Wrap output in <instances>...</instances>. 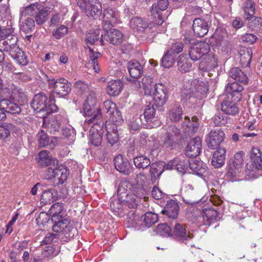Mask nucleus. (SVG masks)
<instances>
[{
  "instance_id": "774afa93",
  "label": "nucleus",
  "mask_w": 262,
  "mask_h": 262,
  "mask_svg": "<svg viewBox=\"0 0 262 262\" xmlns=\"http://www.w3.org/2000/svg\"><path fill=\"white\" fill-rule=\"evenodd\" d=\"M63 210V204L61 203H57L51 206L50 211L53 216H55L60 214Z\"/></svg>"
},
{
  "instance_id": "39448f33",
  "label": "nucleus",
  "mask_w": 262,
  "mask_h": 262,
  "mask_svg": "<svg viewBox=\"0 0 262 262\" xmlns=\"http://www.w3.org/2000/svg\"><path fill=\"white\" fill-rule=\"evenodd\" d=\"M54 232L61 233L60 238L64 242H68L73 238L77 232L73 224L69 219H63L56 222L52 227Z\"/></svg>"
},
{
  "instance_id": "bf43d9fd",
  "label": "nucleus",
  "mask_w": 262,
  "mask_h": 262,
  "mask_svg": "<svg viewBox=\"0 0 262 262\" xmlns=\"http://www.w3.org/2000/svg\"><path fill=\"white\" fill-rule=\"evenodd\" d=\"M100 35V29H97L94 31H90L86 35V40L92 45L94 44L96 41H98L99 38H101Z\"/></svg>"
},
{
  "instance_id": "6e6552de",
  "label": "nucleus",
  "mask_w": 262,
  "mask_h": 262,
  "mask_svg": "<svg viewBox=\"0 0 262 262\" xmlns=\"http://www.w3.org/2000/svg\"><path fill=\"white\" fill-rule=\"evenodd\" d=\"M225 138L224 132L220 128L212 129L208 134L206 141L208 146L211 149L217 148L224 141Z\"/></svg>"
},
{
  "instance_id": "9b49d317",
  "label": "nucleus",
  "mask_w": 262,
  "mask_h": 262,
  "mask_svg": "<svg viewBox=\"0 0 262 262\" xmlns=\"http://www.w3.org/2000/svg\"><path fill=\"white\" fill-rule=\"evenodd\" d=\"M168 3L167 0H158L157 4L152 5L151 9V13L154 17V23L157 25H161L164 22V19L161 13V11H164L168 7Z\"/></svg>"
},
{
  "instance_id": "4468645a",
  "label": "nucleus",
  "mask_w": 262,
  "mask_h": 262,
  "mask_svg": "<svg viewBox=\"0 0 262 262\" xmlns=\"http://www.w3.org/2000/svg\"><path fill=\"white\" fill-rule=\"evenodd\" d=\"M83 10L88 17L96 18L102 14V5L99 0H88V5Z\"/></svg>"
},
{
  "instance_id": "4be33fe9",
  "label": "nucleus",
  "mask_w": 262,
  "mask_h": 262,
  "mask_svg": "<svg viewBox=\"0 0 262 262\" xmlns=\"http://www.w3.org/2000/svg\"><path fill=\"white\" fill-rule=\"evenodd\" d=\"M166 90L161 84H155V91L154 94L155 104L158 107H162L167 100Z\"/></svg>"
},
{
  "instance_id": "e2e57ef3",
  "label": "nucleus",
  "mask_w": 262,
  "mask_h": 262,
  "mask_svg": "<svg viewBox=\"0 0 262 262\" xmlns=\"http://www.w3.org/2000/svg\"><path fill=\"white\" fill-rule=\"evenodd\" d=\"M103 107L104 111L107 114V117H108L117 109L116 104L110 100H107L104 102Z\"/></svg>"
},
{
  "instance_id": "aec40b11",
  "label": "nucleus",
  "mask_w": 262,
  "mask_h": 262,
  "mask_svg": "<svg viewBox=\"0 0 262 262\" xmlns=\"http://www.w3.org/2000/svg\"><path fill=\"white\" fill-rule=\"evenodd\" d=\"M202 148V141L199 137L192 139L186 149V155L189 157H195L200 155Z\"/></svg>"
},
{
  "instance_id": "338daca9",
  "label": "nucleus",
  "mask_w": 262,
  "mask_h": 262,
  "mask_svg": "<svg viewBox=\"0 0 262 262\" xmlns=\"http://www.w3.org/2000/svg\"><path fill=\"white\" fill-rule=\"evenodd\" d=\"M75 86L77 92L80 94H84L89 92L88 84L81 81H77L75 83Z\"/></svg>"
},
{
  "instance_id": "69168bd1",
  "label": "nucleus",
  "mask_w": 262,
  "mask_h": 262,
  "mask_svg": "<svg viewBox=\"0 0 262 262\" xmlns=\"http://www.w3.org/2000/svg\"><path fill=\"white\" fill-rule=\"evenodd\" d=\"M106 138L108 142L112 146L118 139V135L116 129L113 128L112 131L107 130Z\"/></svg>"
},
{
  "instance_id": "5fc2aeb1",
  "label": "nucleus",
  "mask_w": 262,
  "mask_h": 262,
  "mask_svg": "<svg viewBox=\"0 0 262 262\" xmlns=\"http://www.w3.org/2000/svg\"><path fill=\"white\" fill-rule=\"evenodd\" d=\"M156 111L154 107V105L149 103L146 105L144 113V118L147 122H150L155 116Z\"/></svg>"
},
{
  "instance_id": "cd10ccee",
  "label": "nucleus",
  "mask_w": 262,
  "mask_h": 262,
  "mask_svg": "<svg viewBox=\"0 0 262 262\" xmlns=\"http://www.w3.org/2000/svg\"><path fill=\"white\" fill-rule=\"evenodd\" d=\"M123 83L120 80H113L108 82L106 92L111 96L118 95L122 91Z\"/></svg>"
},
{
  "instance_id": "f3484780",
  "label": "nucleus",
  "mask_w": 262,
  "mask_h": 262,
  "mask_svg": "<svg viewBox=\"0 0 262 262\" xmlns=\"http://www.w3.org/2000/svg\"><path fill=\"white\" fill-rule=\"evenodd\" d=\"M243 155V151H239L235 155L232 163L228 172L229 174L233 177H236L242 171L244 161Z\"/></svg>"
},
{
  "instance_id": "052dcab7",
  "label": "nucleus",
  "mask_w": 262,
  "mask_h": 262,
  "mask_svg": "<svg viewBox=\"0 0 262 262\" xmlns=\"http://www.w3.org/2000/svg\"><path fill=\"white\" fill-rule=\"evenodd\" d=\"M34 27V20L32 18H27L20 25V29L24 32L29 33Z\"/></svg>"
},
{
  "instance_id": "a18cd8bd",
  "label": "nucleus",
  "mask_w": 262,
  "mask_h": 262,
  "mask_svg": "<svg viewBox=\"0 0 262 262\" xmlns=\"http://www.w3.org/2000/svg\"><path fill=\"white\" fill-rule=\"evenodd\" d=\"M149 173L152 180L159 178L163 172V165L159 163L150 164Z\"/></svg>"
},
{
  "instance_id": "7ed1b4c3",
  "label": "nucleus",
  "mask_w": 262,
  "mask_h": 262,
  "mask_svg": "<svg viewBox=\"0 0 262 262\" xmlns=\"http://www.w3.org/2000/svg\"><path fill=\"white\" fill-rule=\"evenodd\" d=\"M40 78L47 82L50 88L54 89V92L59 97H63L68 95L71 91V84L64 78H59L56 80L50 79L45 74H42Z\"/></svg>"
},
{
  "instance_id": "1a4fd4ad",
  "label": "nucleus",
  "mask_w": 262,
  "mask_h": 262,
  "mask_svg": "<svg viewBox=\"0 0 262 262\" xmlns=\"http://www.w3.org/2000/svg\"><path fill=\"white\" fill-rule=\"evenodd\" d=\"M227 32L225 29L218 28L212 36V39L215 40L216 46L224 52H227L230 48V43L227 40Z\"/></svg>"
},
{
  "instance_id": "2f4dec72",
  "label": "nucleus",
  "mask_w": 262,
  "mask_h": 262,
  "mask_svg": "<svg viewBox=\"0 0 262 262\" xmlns=\"http://www.w3.org/2000/svg\"><path fill=\"white\" fill-rule=\"evenodd\" d=\"M242 9L244 12L245 18L250 19L255 13V4L253 0H241Z\"/></svg>"
},
{
  "instance_id": "a878e982",
  "label": "nucleus",
  "mask_w": 262,
  "mask_h": 262,
  "mask_svg": "<svg viewBox=\"0 0 262 262\" xmlns=\"http://www.w3.org/2000/svg\"><path fill=\"white\" fill-rule=\"evenodd\" d=\"M38 164L42 167L57 165L58 161L54 159L47 150L41 151L38 154Z\"/></svg>"
},
{
  "instance_id": "37998d69",
  "label": "nucleus",
  "mask_w": 262,
  "mask_h": 262,
  "mask_svg": "<svg viewBox=\"0 0 262 262\" xmlns=\"http://www.w3.org/2000/svg\"><path fill=\"white\" fill-rule=\"evenodd\" d=\"M216 60L214 56L208 55L207 59L200 62L199 67L203 70L208 71L216 67Z\"/></svg>"
},
{
  "instance_id": "473e14b6",
  "label": "nucleus",
  "mask_w": 262,
  "mask_h": 262,
  "mask_svg": "<svg viewBox=\"0 0 262 262\" xmlns=\"http://www.w3.org/2000/svg\"><path fill=\"white\" fill-rule=\"evenodd\" d=\"M145 180H146V177L144 174L140 173L137 176L136 181L138 187L134 190L133 194L139 199L145 198L144 195L146 194V189L142 186V183L140 182V181H144Z\"/></svg>"
},
{
  "instance_id": "603ef678",
  "label": "nucleus",
  "mask_w": 262,
  "mask_h": 262,
  "mask_svg": "<svg viewBox=\"0 0 262 262\" xmlns=\"http://www.w3.org/2000/svg\"><path fill=\"white\" fill-rule=\"evenodd\" d=\"M49 14V11L47 9L41 7L34 16L36 24L39 25L43 24L47 20Z\"/></svg>"
},
{
  "instance_id": "58836bf2",
  "label": "nucleus",
  "mask_w": 262,
  "mask_h": 262,
  "mask_svg": "<svg viewBox=\"0 0 262 262\" xmlns=\"http://www.w3.org/2000/svg\"><path fill=\"white\" fill-rule=\"evenodd\" d=\"M240 62L244 67H248L250 64L252 51L251 49L244 48L239 52Z\"/></svg>"
},
{
  "instance_id": "9d476101",
  "label": "nucleus",
  "mask_w": 262,
  "mask_h": 262,
  "mask_svg": "<svg viewBox=\"0 0 262 262\" xmlns=\"http://www.w3.org/2000/svg\"><path fill=\"white\" fill-rule=\"evenodd\" d=\"M114 164L116 170L124 175H129L133 172L134 170L132 164L121 155L115 157Z\"/></svg>"
},
{
  "instance_id": "6ab92c4d",
  "label": "nucleus",
  "mask_w": 262,
  "mask_h": 262,
  "mask_svg": "<svg viewBox=\"0 0 262 262\" xmlns=\"http://www.w3.org/2000/svg\"><path fill=\"white\" fill-rule=\"evenodd\" d=\"M235 99L231 98V97H226L221 105L222 111L225 114L229 115H235L239 112V108Z\"/></svg>"
},
{
  "instance_id": "e433bc0d",
  "label": "nucleus",
  "mask_w": 262,
  "mask_h": 262,
  "mask_svg": "<svg viewBox=\"0 0 262 262\" xmlns=\"http://www.w3.org/2000/svg\"><path fill=\"white\" fill-rule=\"evenodd\" d=\"M179 209L178 204L176 202L171 201L167 203L163 212L169 218L176 219L178 216Z\"/></svg>"
},
{
  "instance_id": "de8ad7c7",
  "label": "nucleus",
  "mask_w": 262,
  "mask_h": 262,
  "mask_svg": "<svg viewBox=\"0 0 262 262\" xmlns=\"http://www.w3.org/2000/svg\"><path fill=\"white\" fill-rule=\"evenodd\" d=\"M182 125L184 127L186 126L191 129L192 132H195L198 130L199 125L198 118L196 116H193L190 121L189 117H185V122H183Z\"/></svg>"
},
{
  "instance_id": "72a5a7b5",
  "label": "nucleus",
  "mask_w": 262,
  "mask_h": 262,
  "mask_svg": "<svg viewBox=\"0 0 262 262\" xmlns=\"http://www.w3.org/2000/svg\"><path fill=\"white\" fill-rule=\"evenodd\" d=\"M229 75L231 78L241 83L247 84L248 82V78L246 74L238 68H232L229 71Z\"/></svg>"
},
{
  "instance_id": "7c9ffc66",
  "label": "nucleus",
  "mask_w": 262,
  "mask_h": 262,
  "mask_svg": "<svg viewBox=\"0 0 262 262\" xmlns=\"http://www.w3.org/2000/svg\"><path fill=\"white\" fill-rule=\"evenodd\" d=\"M217 212L213 209H205L203 211L202 217L204 225H210L217 221Z\"/></svg>"
},
{
  "instance_id": "bb28decb",
  "label": "nucleus",
  "mask_w": 262,
  "mask_h": 262,
  "mask_svg": "<svg viewBox=\"0 0 262 262\" xmlns=\"http://www.w3.org/2000/svg\"><path fill=\"white\" fill-rule=\"evenodd\" d=\"M226 150L224 148H219L214 152L211 164L215 168L222 167L225 163Z\"/></svg>"
},
{
  "instance_id": "3c124183",
  "label": "nucleus",
  "mask_w": 262,
  "mask_h": 262,
  "mask_svg": "<svg viewBox=\"0 0 262 262\" xmlns=\"http://www.w3.org/2000/svg\"><path fill=\"white\" fill-rule=\"evenodd\" d=\"M41 7V5L37 3L31 4L25 8L21 12L22 15L35 16Z\"/></svg>"
},
{
  "instance_id": "2eb2a0df",
  "label": "nucleus",
  "mask_w": 262,
  "mask_h": 262,
  "mask_svg": "<svg viewBox=\"0 0 262 262\" xmlns=\"http://www.w3.org/2000/svg\"><path fill=\"white\" fill-rule=\"evenodd\" d=\"M83 113L84 116L90 117L86 119L85 122L88 123L94 122L98 124V121L101 118V112L99 108L95 107V105H88L83 104Z\"/></svg>"
},
{
  "instance_id": "4d7b16f0",
  "label": "nucleus",
  "mask_w": 262,
  "mask_h": 262,
  "mask_svg": "<svg viewBox=\"0 0 262 262\" xmlns=\"http://www.w3.org/2000/svg\"><path fill=\"white\" fill-rule=\"evenodd\" d=\"M13 128V126L9 123H4L0 125V138L5 139L10 134V131Z\"/></svg>"
},
{
  "instance_id": "0e129e2a",
  "label": "nucleus",
  "mask_w": 262,
  "mask_h": 262,
  "mask_svg": "<svg viewBox=\"0 0 262 262\" xmlns=\"http://www.w3.org/2000/svg\"><path fill=\"white\" fill-rule=\"evenodd\" d=\"M68 28L64 25H61L53 31L52 35L56 39H60L68 33Z\"/></svg>"
},
{
  "instance_id": "20e7f679",
  "label": "nucleus",
  "mask_w": 262,
  "mask_h": 262,
  "mask_svg": "<svg viewBox=\"0 0 262 262\" xmlns=\"http://www.w3.org/2000/svg\"><path fill=\"white\" fill-rule=\"evenodd\" d=\"M69 172L67 167L60 165L58 167L50 166L46 170L43 178L47 180H54V183L62 184L67 179Z\"/></svg>"
},
{
  "instance_id": "c756f323",
  "label": "nucleus",
  "mask_w": 262,
  "mask_h": 262,
  "mask_svg": "<svg viewBox=\"0 0 262 262\" xmlns=\"http://www.w3.org/2000/svg\"><path fill=\"white\" fill-rule=\"evenodd\" d=\"M149 25L146 19H143L139 17H133L130 21V27L137 32H143L146 28L149 27Z\"/></svg>"
},
{
  "instance_id": "f03ea898",
  "label": "nucleus",
  "mask_w": 262,
  "mask_h": 262,
  "mask_svg": "<svg viewBox=\"0 0 262 262\" xmlns=\"http://www.w3.org/2000/svg\"><path fill=\"white\" fill-rule=\"evenodd\" d=\"M48 97L43 93L41 92L36 94L31 103L32 108L38 112H46L47 115L56 112L58 107L53 102L54 98L53 96L50 97V100L47 104Z\"/></svg>"
},
{
  "instance_id": "ea45409f",
  "label": "nucleus",
  "mask_w": 262,
  "mask_h": 262,
  "mask_svg": "<svg viewBox=\"0 0 262 262\" xmlns=\"http://www.w3.org/2000/svg\"><path fill=\"white\" fill-rule=\"evenodd\" d=\"M177 62L178 69L181 73H185L191 71V64L183 54L179 56Z\"/></svg>"
},
{
  "instance_id": "0eeeda50",
  "label": "nucleus",
  "mask_w": 262,
  "mask_h": 262,
  "mask_svg": "<svg viewBox=\"0 0 262 262\" xmlns=\"http://www.w3.org/2000/svg\"><path fill=\"white\" fill-rule=\"evenodd\" d=\"M210 25L211 20L209 16L195 18L193 22V31L196 36L203 37L208 32Z\"/></svg>"
},
{
  "instance_id": "423d86ee",
  "label": "nucleus",
  "mask_w": 262,
  "mask_h": 262,
  "mask_svg": "<svg viewBox=\"0 0 262 262\" xmlns=\"http://www.w3.org/2000/svg\"><path fill=\"white\" fill-rule=\"evenodd\" d=\"M185 43H193L189 51V55L190 59L193 61H196L201 57L207 54L210 49L208 43L204 41H199L196 43L192 42L193 39L190 37H185L183 39Z\"/></svg>"
},
{
  "instance_id": "f257e3e1",
  "label": "nucleus",
  "mask_w": 262,
  "mask_h": 262,
  "mask_svg": "<svg viewBox=\"0 0 262 262\" xmlns=\"http://www.w3.org/2000/svg\"><path fill=\"white\" fill-rule=\"evenodd\" d=\"M28 101L26 94L20 90H18L13 96L11 100L2 99L0 101V106L7 113L12 114L20 113L21 107Z\"/></svg>"
},
{
  "instance_id": "49530a36",
  "label": "nucleus",
  "mask_w": 262,
  "mask_h": 262,
  "mask_svg": "<svg viewBox=\"0 0 262 262\" xmlns=\"http://www.w3.org/2000/svg\"><path fill=\"white\" fill-rule=\"evenodd\" d=\"M190 168L198 174H202L205 171V165L202 161L197 160H192L189 161Z\"/></svg>"
},
{
  "instance_id": "a211bd4d",
  "label": "nucleus",
  "mask_w": 262,
  "mask_h": 262,
  "mask_svg": "<svg viewBox=\"0 0 262 262\" xmlns=\"http://www.w3.org/2000/svg\"><path fill=\"white\" fill-rule=\"evenodd\" d=\"M16 36H9L0 40V50L8 52L10 55L12 51L18 47Z\"/></svg>"
},
{
  "instance_id": "412c9836",
  "label": "nucleus",
  "mask_w": 262,
  "mask_h": 262,
  "mask_svg": "<svg viewBox=\"0 0 262 262\" xmlns=\"http://www.w3.org/2000/svg\"><path fill=\"white\" fill-rule=\"evenodd\" d=\"M244 90L243 86L236 82L229 83L226 87L227 93V97L235 99V101H239L242 98V92Z\"/></svg>"
},
{
  "instance_id": "8fccbe9b",
  "label": "nucleus",
  "mask_w": 262,
  "mask_h": 262,
  "mask_svg": "<svg viewBox=\"0 0 262 262\" xmlns=\"http://www.w3.org/2000/svg\"><path fill=\"white\" fill-rule=\"evenodd\" d=\"M175 168L180 173L184 174L188 168L189 161L186 159L176 158L175 159Z\"/></svg>"
},
{
  "instance_id": "c03bdc74",
  "label": "nucleus",
  "mask_w": 262,
  "mask_h": 262,
  "mask_svg": "<svg viewBox=\"0 0 262 262\" xmlns=\"http://www.w3.org/2000/svg\"><path fill=\"white\" fill-rule=\"evenodd\" d=\"M176 56L167 50L161 60V66L165 68H169L173 66L175 62Z\"/></svg>"
},
{
  "instance_id": "a19ab883",
  "label": "nucleus",
  "mask_w": 262,
  "mask_h": 262,
  "mask_svg": "<svg viewBox=\"0 0 262 262\" xmlns=\"http://www.w3.org/2000/svg\"><path fill=\"white\" fill-rule=\"evenodd\" d=\"M133 162L135 166L137 169L146 168L151 164V161L149 158L143 155L135 157L134 158Z\"/></svg>"
},
{
  "instance_id": "c9c22d12",
  "label": "nucleus",
  "mask_w": 262,
  "mask_h": 262,
  "mask_svg": "<svg viewBox=\"0 0 262 262\" xmlns=\"http://www.w3.org/2000/svg\"><path fill=\"white\" fill-rule=\"evenodd\" d=\"M91 55L89 56V60L86 63V66L89 68H92L95 72H98L100 69L98 67L97 59L100 56L99 52H94V51L90 48Z\"/></svg>"
},
{
  "instance_id": "79ce46f5",
  "label": "nucleus",
  "mask_w": 262,
  "mask_h": 262,
  "mask_svg": "<svg viewBox=\"0 0 262 262\" xmlns=\"http://www.w3.org/2000/svg\"><path fill=\"white\" fill-rule=\"evenodd\" d=\"M37 138L39 147H43L48 145L52 146L53 139L50 138L45 131L40 130L37 135Z\"/></svg>"
},
{
  "instance_id": "c85d7f7f",
  "label": "nucleus",
  "mask_w": 262,
  "mask_h": 262,
  "mask_svg": "<svg viewBox=\"0 0 262 262\" xmlns=\"http://www.w3.org/2000/svg\"><path fill=\"white\" fill-rule=\"evenodd\" d=\"M173 234L178 238L183 240L191 239L193 237L192 233L189 232H187L186 226L180 223H176L175 224Z\"/></svg>"
},
{
  "instance_id": "b1692460",
  "label": "nucleus",
  "mask_w": 262,
  "mask_h": 262,
  "mask_svg": "<svg viewBox=\"0 0 262 262\" xmlns=\"http://www.w3.org/2000/svg\"><path fill=\"white\" fill-rule=\"evenodd\" d=\"M102 130L100 125L94 124L90 130L91 142L96 146L100 145L101 143L103 134Z\"/></svg>"
},
{
  "instance_id": "6e6d98bb",
  "label": "nucleus",
  "mask_w": 262,
  "mask_h": 262,
  "mask_svg": "<svg viewBox=\"0 0 262 262\" xmlns=\"http://www.w3.org/2000/svg\"><path fill=\"white\" fill-rule=\"evenodd\" d=\"M182 108L179 106H176L170 111L169 117L171 121L177 122L182 118Z\"/></svg>"
},
{
  "instance_id": "13d9d810",
  "label": "nucleus",
  "mask_w": 262,
  "mask_h": 262,
  "mask_svg": "<svg viewBox=\"0 0 262 262\" xmlns=\"http://www.w3.org/2000/svg\"><path fill=\"white\" fill-rule=\"evenodd\" d=\"M212 120L215 126H222L227 123L228 118L224 114L218 113L212 118Z\"/></svg>"
},
{
  "instance_id": "f704fd0d",
  "label": "nucleus",
  "mask_w": 262,
  "mask_h": 262,
  "mask_svg": "<svg viewBox=\"0 0 262 262\" xmlns=\"http://www.w3.org/2000/svg\"><path fill=\"white\" fill-rule=\"evenodd\" d=\"M10 56L19 65L25 66L29 62L25 52L19 47L16 49V51H12Z\"/></svg>"
},
{
  "instance_id": "680f3d73",
  "label": "nucleus",
  "mask_w": 262,
  "mask_h": 262,
  "mask_svg": "<svg viewBox=\"0 0 262 262\" xmlns=\"http://www.w3.org/2000/svg\"><path fill=\"white\" fill-rule=\"evenodd\" d=\"M110 120L116 125L121 124L123 121V117L121 113L118 109L116 110L113 114H111L108 117Z\"/></svg>"
},
{
  "instance_id": "f8f14e48",
  "label": "nucleus",
  "mask_w": 262,
  "mask_h": 262,
  "mask_svg": "<svg viewBox=\"0 0 262 262\" xmlns=\"http://www.w3.org/2000/svg\"><path fill=\"white\" fill-rule=\"evenodd\" d=\"M119 13L111 8L104 9L103 13L102 27L104 31L110 29L118 21Z\"/></svg>"
},
{
  "instance_id": "864d4df0",
  "label": "nucleus",
  "mask_w": 262,
  "mask_h": 262,
  "mask_svg": "<svg viewBox=\"0 0 262 262\" xmlns=\"http://www.w3.org/2000/svg\"><path fill=\"white\" fill-rule=\"evenodd\" d=\"M156 232L157 234L162 236H169L172 235L170 228L166 224H159Z\"/></svg>"
},
{
  "instance_id": "09e8293b",
  "label": "nucleus",
  "mask_w": 262,
  "mask_h": 262,
  "mask_svg": "<svg viewBox=\"0 0 262 262\" xmlns=\"http://www.w3.org/2000/svg\"><path fill=\"white\" fill-rule=\"evenodd\" d=\"M141 219L146 227H150L158 221V216L156 213L147 212Z\"/></svg>"
},
{
  "instance_id": "393cba45",
  "label": "nucleus",
  "mask_w": 262,
  "mask_h": 262,
  "mask_svg": "<svg viewBox=\"0 0 262 262\" xmlns=\"http://www.w3.org/2000/svg\"><path fill=\"white\" fill-rule=\"evenodd\" d=\"M127 68L129 75L134 78H139L143 74V67L136 60H132L128 61Z\"/></svg>"
},
{
  "instance_id": "ddd939ff",
  "label": "nucleus",
  "mask_w": 262,
  "mask_h": 262,
  "mask_svg": "<svg viewBox=\"0 0 262 262\" xmlns=\"http://www.w3.org/2000/svg\"><path fill=\"white\" fill-rule=\"evenodd\" d=\"M108 30L105 31L104 35H101L100 42L102 45H104V40H105L113 45H119L123 40V35L122 33L117 29H111L108 32Z\"/></svg>"
},
{
  "instance_id": "dca6fc26",
  "label": "nucleus",
  "mask_w": 262,
  "mask_h": 262,
  "mask_svg": "<svg viewBox=\"0 0 262 262\" xmlns=\"http://www.w3.org/2000/svg\"><path fill=\"white\" fill-rule=\"evenodd\" d=\"M180 138V131L174 126H170L163 140L166 147H171L175 145Z\"/></svg>"
},
{
  "instance_id": "5701e85b",
  "label": "nucleus",
  "mask_w": 262,
  "mask_h": 262,
  "mask_svg": "<svg viewBox=\"0 0 262 262\" xmlns=\"http://www.w3.org/2000/svg\"><path fill=\"white\" fill-rule=\"evenodd\" d=\"M182 194L184 202L188 204H193L198 202L195 199V191L193 186L191 184H187L182 189Z\"/></svg>"
},
{
  "instance_id": "4c0bfd02",
  "label": "nucleus",
  "mask_w": 262,
  "mask_h": 262,
  "mask_svg": "<svg viewBox=\"0 0 262 262\" xmlns=\"http://www.w3.org/2000/svg\"><path fill=\"white\" fill-rule=\"evenodd\" d=\"M58 198L57 192L55 189H50L48 190L44 191L41 196L40 200L42 203L45 204H51Z\"/></svg>"
}]
</instances>
